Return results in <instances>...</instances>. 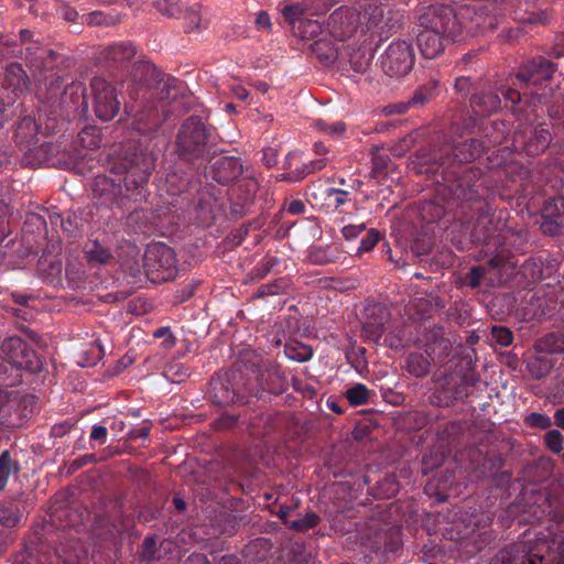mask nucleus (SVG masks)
<instances>
[{"instance_id":"7ed1b4c3","label":"nucleus","mask_w":564,"mask_h":564,"mask_svg":"<svg viewBox=\"0 0 564 564\" xmlns=\"http://www.w3.org/2000/svg\"><path fill=\"white\" fill-rule=\"evenodd\" d=\"M555 70L556 65L543 56L528 59L519 67L512 86L501 88L505 100L512 105L525 100V104L531 106L535 100L546 98L549 94L542 86L551 80Z\"/></svg>"},{"instance_id":"09e8293b","label":"nucleus","mask_w":564,"mask_h":564,"mask_svg":"<svg viewBox=\"0 0 564 564\" xmlns=\"http://www.w3.org/2000/svg\"><path fill=\"white\" fill-rule=\"evenodd\" d=\"M315 128L332 138H340L346 132V124L343 121L328 122L324 119H317L314 122Z\"/></svg>"},{"instance_id":"2f4dec72","label":"nucleus","mask_w":564,"mask_h":564,"mask_svg":"<svg viewBox=\"0 0 564 564\" xmlns=\"http://www.w3.org/2000/svg\"><path fill=\"white\" fill-rule=\"evenodd\" d=\"M0 349L8 361L17 367L32 348L21 337L11 336L2 341Z\"/></svg>"},{"instance_id":"0eeeda50","label":"nucleus","mask_w":564,"mask_h":564,"mask_svg":"<svg viewBox=\"0 0 564 564\" xmlns=\"http://www.w3.org/2000/svg\"><path fill=\"white\" fill-rule=\"evenodd\" d=\"M212 134V127H207L199 117L187 118L176 134L175 151L178 158L193 166H199L209 152Z\"/></svg>"},{"instance_id":"4d7b16f0","label":"nucleus","mask_w":564,"mask_h":564,"mask_svg":"<svg viewBox=\"0 0 564 564\" xmlns=\"http://www.w3.org/2000/svg\"><path fill=\"white\" fill-rule=\"evenodd\" d=\"M346 398L351 405H361L368 402L369 390L366 386L357 383L346 391Z\"/></svg>"},{"instance_id":"ddd939ff","label":"nucleus","mask_w":564,"mask_h":564,"mask_svg":"<svg viewBox=\"0 0 564 564\" xmlns=\"http://www.w3.org/2000/svg\"><path fill=\"white\" fill-rule=\"evenodd\" d=\"M479 380L476 371H455L453 373H444L436 381L438 388L434 395L440 403L446 406L452 405L455 401H463L469 395V387Z\"/></svg>"},{"instance_id":"6e6d98bb","label":"nucleus","mask_w":564,"mask_h":564,"mask_svg":"<svg viewBox=\"0 0 564 564\" xmlns=\"http://www.w3.org/2000/svg\"><path fill=\"white\" fill-rule=\"evenodd\" d=\"M433 245L434 242L431 236L426 234H420L413 239L411 243V250L416 257H422L430 253Z\"/></svg>"},{"instance_id":"9b49d317","label":"nucleus","mask_w":564,"mask_h":564,"mask_svg":"<svg viewBox=\"0 0 564 564\" xmlns=\"http://www.w3.org/2000/svg\"><path fill=\"white\" fill-rule=\"evenodd\" d=\"M176 258L173 249L164 242L149 243L143 254L148 282H171L174 278Z\"/></svg>"},{"instance_id":"b1692460","label":"nucleus","mask_w":564,"mask_h":564,"mask_svg":"<svg viewBox=\"0 0 564 564\" xmlns=\"http://www.w3.org/2000/svg\"><path fill=\"white\" fill-rule=\"evenodd\" d=\"M281 13L285 22L295 30L301 21L318 13L315 0H296L285 4Z\"/></svg>"},{"instance_id":"13d9d810","label":"nucleus","mask_w":564,"mask_h":564,"mask_svg":"<svg viewBox=\"0 0 564 564\" xmlns=\"http://www.w3.org/2000/svg\"><path fill=\"white\" fill-rule=\"evenodd\" d=\"M523 424L530 429L547 430L552 426V420L546 414L532 412L524 416Z\"/></svg>"},{"instance_id":"bf43d9fd","label":"nucleus","mask_w":564,"mask_h":564,"mask_svg":"<svg viewBox=\"0 0 564 564\" xmlns=\"http://www.w3.org/2000/svg\"><path fill=\"white\" fill-rule=\"evenodd\" d=\"M164 377L172 383H182L188 378V372L180 362H171L164 370Z\"/></svg>"},{"instance_id":"f3484780","label":"nucleus","mask_w":564,"mask_h":564,"mask_svg":"<svg viewBox=\"0 0 564 564\" xmlns=\"http://www.w3.org/2000/svg\"><path fill=\"white\" fill-rule=\"evenodd\" d=\"M361 317L362 336L368 340L378 341L388 329L391 313L384 304L367 301Z\"/></svg>"},{"instance_id":"052dcab7","label":"nucleus","mask_w":564,"mask_h":564,"mask_svg":"<svg viewBox=\"0 0 564 564\" xmlns=\"http://www.w3.org/2000/svg\"><path fill=\"white\" fill-rule=\"evenodd\" d=\"M545 446L554 454L563 451L564 436L558 430H549L543 436Z\"/></svg>"},{"instance_id":"f8f14e48","label":"nucleus","mask_w":564,"mask_h":564,"mask_svg":"<svg viewBox=\"0 0 564 564\" xmlns=\"http://www.w3.org/2000/svg\"><path fill=\"white\" fill-rule=\"evenodd\" d=\"M379 61L381 69L387 76L404 77L414 66L415 51L411 42L395 40L389 44Z\"/></svg>"},{"instance_id":"f257e3e1","label":"nucleus","mask_w":564,"mask_h":564,"mask_svg":"<svg viewBox=\"0 0 564 564\" xmlns=\"http://www.w3.org/2000/svg\"><path fill=\"white\" fill-rule=\"evenodd\" d=\"M155 169V156L151 151L134 143L124 145L122 153L112 162L110 173L94 178L91 191L95 199L109 207H117L127 215V225L144 224L145 214L139 206L150 196L149 180Z\"/></svg>"},{"instance_id":"dca6fc26","label":"nucleus","mask_w":564,"mask_h":564,"mask_svg":"<svg viewBox=\"0 0 564 564\" xmlns=\"http://www.w3.org/2000/svg\"><path fill=\"white\" fill-rule=\"evenodd\" d=\"M90 87L94 93V109L96 116L101 121L112 120L120 109L116 89L101 77H94Z\"/></svg>"},{"instance_id":"c03bdc74","label":"nucleus","mask_w":564,"mask_h":564,"mask_svg":"<svg viewBox=\"0 0 564 564\" xmlns=\"http://www.w3.org/2000/svg\"><path fill=\"white\" fill-rule=\"evenodd\" d=\"M322 521L321 517L313 511H306L296 520H290V530L299 533H304L310 529H313Z\"/></svg>"},{"instance_id":"79ce46f5","label":"nucleus","mask_w":564,"mask_h":564,"mask_svg":"<svg viewBox=\"0 0 564 564\" xmlns=\"http://www.w3.org/2000/svg\"><path fill=\"white\" fill-rule=\"evenodd\" d=\"M436 90L437 83L434 80H430L421 85L417 89L414 90L413 95L409 99L412 109H417L426 105L435 95Z\"/></svg>"},{"instance_id":"a878e982","label":"nucleus","mask_w":564,"mask_h":564,"mask_svg":"<svg viewBox=\"0 0 564 564\" xmlns=\"http://www.w3.org/2000/svg\"><path fill=\"white\" fill-rule=\"evenodd\" d=\"M183 90V82L162 73L160 75V79L154 83L149 91H151V96L159 99L160 101L164 100H174L182 94Z\"/></svg>"},{"instance_id":"5fc2aeb1","label":"nucleus","mask_w":564,"mask_h":564,"mask_svg":"<svg viewBox=\"0 0 564 564\" xmlns=\"http://www.w3.org/2000/svg\"><path fill=\"white\" fill-rule=\"evenodd\" d=\"M184 23L186 32H191L200 28L202 14L200 6L198 3H195L194 6L186 8L184 14Z\"/></svg>"},{"instance_id":"cd10ccee","label":"nucleus","mask_w":564,"mask_h":564,"mask_svg":"<svg viewBox=\"0 0 564 564\" xmlns=\"http://www.w3.org/2000/svg\"><path fill=\"white\" fill-rule=\"evenodd\" d=\"M2 85L4 88L11 89V91L17 96L18 94L29 89L30 78L21 64L11 63L6 67Z\"/></svg>"},{"instance_id":"aec40b11","label":"nucleus","mask_w":564,"mask_h":564,"mask_svg":"<svg viewBox=\"0 0 564 564\" xmlns=\"http://www.w3.org/2000/svg\"><path fill=\"white\" fill-rule=\"evenodd\" d=\"M514 141L521 145L528 156H536L549 148L552 135L546 127L538 124L517 133Z\"/></svg>"},{"instance_id":"a19ab883","label":"nucleus","mask_w":564,"mask_h":564,"mask_svg":"<svg viewBox=\"0 0 564 564\" xmlns=\"http://www.w3.org/2000/svg\"><path fill=\"white\" fill-rule=\"evenodd\" d=\"M166 542L169 541L162 540L160 543H158V538L154 534L145 536L141 544V551L139 552L140 557L147 562L160 561L161 547Z\"/></svg>"},{"instance_id":"8fccbe9b","label":"nucleus","mask_w":564,"mask_h":564,"mask_svg":"<svg viewBox=\"0 0 564 564\" xmlns=\"http://www.w3.org/2000/svg\"><path fill=\"white\" fill-rule=\"evenodd\" d=\"M17 368L24 369L32 375H37L42 372L44 364L40 356L36 354V351L34 349H31L26 354V356H23V359L19 361Z\"/></svg>"},{"instance_id":"a18cd8bd","label":"nucleus","mask_w":564,"mask_h":564,"mask_svg":"<svg viewBox=\"0 0 564 564\" xmlns=\"http://www.w3.org/2000/svg\"><path fill=\"white\" fill-rule=\"evenodd\" d=\"M552 368V361L544 357H533L527 364L528 371L535 380L546 377L551 372Z\"/></svg>"},{"instance_id":"72a5a7b5","label":"nucleus","mask_w":564,"mask_h":564,"mask_svg":"<svg viewBox=\"0 0 564 564\" xmlns=\"http://www.w3.org/2000/svg\"><path fill=\"white\" fill-rule=\"evenodd\" d=\"M84 253L87 262L91 265H107L115 261L113 256L109 249L101 246L97 240H91L86 243Z\"/></svg>"},{"instance_id":"c85d7f7f","label":"nucleus","mask_w":564,"mask_h":564,"mask_svg":"<svg viewBox=\"0 0 564 564\" xmlns=\"http://www.w3.org/2000/svg\"><path fill=\"white\" fill-rule=\"evenodd\" d=\"M273 549V543L270 539L267 538H258L250 541L242 549V556L249 562L253 564H262L270 562V554Z\"/></svg>"},{"instance_id":"603ef678","label":"nucleus","mask_w":564,"mask_h":564,"mask_svg":"<svg viewBox=\"0 0 564 564\" xmlns=\"http://www.w3.org/2000/svg\"><path fill=\"white\" fill-rule=\"evenodd\" d=\"M286 356L296 361H306L312 356V348L301 343H293L285 345Z\"/></svg>"},{"instance_id":"423d86ee","label":"nucleus","mask_w":564,"mask_h":564,"mask_svg":"<svg viewBox=\"0 0 564 564\" xmlns=\"http://www.w3.org/2000/svg\"><path fill=\"white\" fill-rule=\"evenodd\" d=\"M250 370L252 366L240 359L230 369L212 377L208 392L213 403L223 406L249 403V393L254 390L250 378H247Z\"/></svg>"},{"instance_id":"20e7f679","label":"nucleus","mask_w":564,"mask_h":564,"mask_svg":"<svg viewBox=\"0 0 564 564\" xmlns=\"http://www.w3.org/2000/svg\"><path fill=\"white\" fill-rule=\"evenodd\" d=\"M58 55L51 48L43 46L29 45L25 47L26 65L35 73L53 72ZM79 87L70 83H65L63 75L50 73L42 79H39L36 96L40 101L52 106L66 104V95L77 94Z\"/></svg>"},{"instance_id":"39448f33","label":"nucleus","mask_w":564,"mask_h":564,"mask_svg":"<svg viewBox=\"0 0 564 564\" xmlns=\"http://www.w3.org/2000/svg\"><path fill=\"white\" fill-rule=\"evenodd\" d=\"M460 202L462 214L467 216L465 208H468L475 218L470 231V241L474 245L482 247L485 257L490 259L491 254L497 252L501 247V239L503 238L505 223L500 216H497L495 209L480 198L477 202Z\"/></svg>"},{"instance_id":"412c9836","label":"nucleus","mask_w":564,"mask_h":564,"mask_svg":"<svg viewBox=\"0 0 564 564\" xmlns=\"http://www.w3.org/2000/svg\"><path fill=\"white\" fill-rule=\"evenodd\" d=\"M243 165L239 158L220 156L216 159L209 170V176L220 185H229L243 174Z\"/></svg>"},{"instance_id":"a211bd4d","label":"nucleus","mask_w":564,"mask_h":564,"mask_svg":"<svg viewBox=\"0 0 564 564\" xmlns=\"http://www.w3.org/2000/svg\"><path fill=\"white\" fill-rule=\"evenodd\" d=\"M500 241L501 247L488 259V264L492 269L513 270L509 257L516 252H522L527 245V232L523 230L516 231L505 223L503 238Z\"/></svg>"},{"instance_id":"774afa93","label":"nucleus","mask_w":564,"mask_h":564,"mask_svg":"<svg viewBox=\"0 0 564 564\" xmlns=\"http://www.w3.org/2000/svg\"><path fill=\"white\" fill-rule=\"evenodd\" d=\"M334 258V251L330 248L324 249L322 247L312 248L310 251V259L317 264H325L330 262Z\"/></svg>"},{"instance_id":"393cba45","label":"nucleus","mask_w":564,"mask_h":564,"mask_svg":"<svg viewBox=\"0 0 564 564\" xmlns=\"http://www.w3.org/2000/svg\"><path fill=\"white\" fill-rule=\"evenodd\" d=\"M501 100L498 94L486 90L482 84L470 97V107L476 115L490 116L498 111Z\"/></svg>"},{"instance_id":"c756f323","label":"nucleus","mask_w":564,"mask_h":564,"mask_svg":"<svg viewBox=\"0 0 564 564\" xmlns=\"http://www.w3.org/2000/svg\"><path fill=\"white\" fill-rule=\"evenodd\" d=\"M289 420L290 416L286 413H263L251 419L250 425L254 429H260L261 434L267 436L283 427Z\"/></svg>"},{"instance_id":"473e14b6","label":"nucleus","mask_w":564,"mask_h":564,"mask_svg":"<svg viewBox=\"0 0 564 564\" xmlns=\"http://www.w3.org/2000/svg\"><path fill=\"white\" fill-rule=\"evenodd\" d=\"M72 498L73 492L69 489H63L53 496L48 507V513L53 521H63L68 516Z\"/></svg>"},{"instance_id":"69168bd1","label":"nucleus","mask_w":564,"mask_h":564,"mask_svg":"<svg viewBox=\"0 0 564 564\" xmlns=\"http://www.w3.org/2000/svg\"><path fill=\"white\" fill-rule=\"evenodd\" d=\"M381 239V234L377 229H370L366 236L361 239L360 246L358 247L357 253L362 254L364 252L370 251Z\"/></svg>"},{"instance_id":"5701e85b","label":"nucleus","mask_w":564,"mask_h":564,"mask_svg":"<svg viewBox=\"0 0 564 564\" xmlns=\"http://www.w3.org/2000/svg\"><path fill=\"white\" fill-rule=\"evenodd\" d=\"M196 219L200 226L210 227L223 215L224 205L209 192H203L195 207Z\"/></svg>"},{"instance_id":"9d476101","label":"nucleus","mask_w":564,"mask_h":564,"mask_svg":"<svg viewBox=\"0 0 564 564\" xmlns=\"http://www.w3.org/2000/svg\"><path fill=\"white\" fill-rule=\"evenodd\" d=\"M546 540L517 542L499 550L487 564H551Z\"/></svg>"},{"instance_id":"ea45409f","label":"nucleus","mask_w":564,"mask_h":564,"mask_svg":"<svg viewBox=\"0 0 564 564\" xmlns=\"http://www.w3.org/2000/svg\"><path fill=\"white\" fill-rule=\"evenodd\" d=\"M23 517V511L19 503L7 502L0 506V525L6 528L17 527Z\"/></svg>"},{"instance_id":"6ab92c4d","label":"nucleus","mask_w":564,"mask_h":564,"mask_svg":"<svg viewBox=\"0 0 564 564\" xmlns=\"http://www.w3.org/2000/svg\"><path fill=\"white\" fill-rule=\"evenodd\" d=\"M360 24L359 12L349 7L337 8L328 18L327 29L329 34L338 40L350 39Z\"/></svg>"},{"instance_id":"1a4fd4ad","label":"nucleus","mask_w":564,"mask_h":564,"mask_svg":"<svg viewBox=\"0 0 564 564\" xmlns=\"http://www.w3.org/2000/svg\"><path fill=\"white\" fill-rule=\"evenodd\" d=\"M437 12L449 18L451 40L460 41L465 36H475L482 33L486 28V17L476 6L463 4L456 8L444 4H433Z\"/></svg>"},{"instance_id":"f03ea898","label":"nucleus","mask_w":564,"mask_h":564,"mask_svg":"<svg viewBox=\"0 0 564 564\" xmlns=\"http://www.w3.org/2000/svg\"><path fill=\"white\" fill-rule=\"evenodd\" d=\"M484 152L482 141L470 138L444 144L433 154L435 172L441 173L444 186L456 200L477 202L489 195L484 171L473 164Z\"/></svg>"},{"instance_id":"4c0bfd02","label":"nucleus","mask_w":564,"mask_h":564,"mask_svg":"<svg viewBox=\"0 0 564 564\" xmlns=\"http://www.w3.org/2000/svg\"><path fill=\"white\" fill-rule=\"evenodd\" d=\"M541 259L525 260L521 268L516 272L517 282H541L542 270Z\"/></svg>"},{"instance_id":"338daca9","label":"nucleus","mask_w":564,"mask_h":564,"mask_svg":"<svg viewBox=\"0 0 564 564\" xmlns=\"http://www.w3.org/2000/svg\"><path fill=\"white\" fill-rule=\"evenodd\" d=\"M239 415L237 414H224L218 419L214 420L212 426L215 431L223 432L231 430L238 422Z\"/></svg>"},{"instance_id":"4be33fe9","label":"nucleus","mask_w":564,"mask_h":564,"mask_svg":"<svg viewBox=\"0 0 564 564\" xmlns=\"http://www.w3.org/2000/svg\"><path fill=\"white\" fill-rule=\"evenodd\" d=\"M541 229L545 235H564V199H553L542 210Z\"/></svg>"},{"instance_id":"37998d69","label":"nucleus","mask_w":564,"mask_h":564,"mask_svg":"<svg viewBox=\"0 0 564 564\" xmlns=\"http://www.w3.org/2000/svg\"><path fill=\"white\" fill-rule=\"evenodd\" d=\"M481 84L478 77L460 76L456 78L454 89L459 97L470 99L471 95L480 88Z\"/></svg>"},{"instance_id":"7c9ffc66","label":"nucleus","mask_w":564,"mask_h":564,"mask_svg":"<svg viewBox=\"0 0 564 564\" xmlns=\"http://www.w3.org/2000/svg\"><path fill=\"white\" fill-rule=\"evenodd\" d=\"M135 53L137 48L131 42H118L106 47L102 55L107 62L123 66L134 57Z\"/></svg>"},{"instance_id":"3c124183","label":"nucleus","mask_w":564,"mask_h":564,"mask_svg":"<svg viewBox=\"0 0 564 564\" xmlns=\"http://www.w3.org/2000/svg\"><path fill=\"white\" fill-rule=\"evenodd\" d=\"M37 126L33 118L24 117L20 120L17 126L15 137L18 140L29 141V139H33L36 135Z\"/></svg>"},{"instance_id":"0e129e2a","label":"nucleus","mask_w":564,"mask_h":564,"mask_svg":"<svg viewBox=\"0 0 564 564\" xmlns=\"http://www.w3.org/2000/svg\"><path fill=\"white\" fill-rule=\"evenodd\" d=\"M312 51L317 55L318 58L324 61L333 59L335 56L333 46L323 39L315 41L311 45Z\"/></svg>"},{"instance_id":"864d4df0","label":"nucleus","mask_w":564,"mask_h":564,"mask_svg":"<svg viewBox=\"0 0 564 564\" xmlns=\"http://www.w3.org/2000/svg\"><path fill=\"white\" fill-rule=\"evenodd\" d=\"M18 463L12 462L9 451L0 455V490L4 488L12 470L18 471Z\"/></svg>"},{"instance_id":"e2e57ef3","label":"nucleus","mask_w":564,"mask_h":564,"mask_svg":"<svg viewBox=\"0 0 564 564\" xmlns=\"http://www.w3.org/2000/svg\"><path fill=\"white\" fill-rule=\"evenodd\" d=\"M166 183L174 193L183 192L187 188L188 177L186 175L177 176V169L174 166L166 175Z\"/></svg>"},{"instance_id":"58836bf2","label":"nucleus","mask_w":564,"mask_h":564,"mask_svg":"<svg viewBox=\"0 0 564 564\" xmlns=\"http://www.w3.org/2000/svg\"><path fill=\"white\" fill-rule=\"evenodd\" d=\"M400 486L394 474H387L377 486L372 488L376 499H390L399 492Z\"/></svg>"},{"instance_id":"6e6552de","label":"nucleus","mask_w":564,"mask_h":564,"mask_svg":"<svg viewBox=\"0 0 564 564\" xmlns=\"http://www.w3.org/2000/svg\"><path fill=\"white\" fill-rule=\"evenodd\" d=\"M448 19L440 14L434 6L419 15L416 41L423 57L432 59L444 52L445 43L451 40Z\"/></svg>"},{"instance_id":"4468645a","label":"nucleus","mask_w":564,"mask_h":564,"mask_svg":"<svg viewBox=\"0 0 564 564\" xmlns=\"http://www.w3.org/2000/svg\"><path fill=\"white\" fill-rule=\"evenodd\" d=\"M246 364L252 366V371H249L247 378H250L254 390L249 395L261 399L260 392L279 395L286 390V379L278 366H260L250 360H246Z\"/></svg>"},{"instance_id":"bb28decb","label":"nucleus","mask_w":564,"mask_h":564,"mask_svg":"<svg viewBox=\"0 0 564 564\" xmlns=\"http://www.w3.org/2000/svg\"><path fill=\"white\" fill-rule=\"evenodd\" d=\"M161 74L162 72L148 59L137 61L130 73L133 83L145 87L148 90L151 89L158 78L160 79Z\"/></svg>"},{"instance_id":"de8ad7c7","label":"nucleus","mask_w":564,"mask_h":564,"mask_svg":"<svg viewBox=\"0 0 564 564\" xmlns=\"http://www.w3.org/2000/svg\"><path fill=\"white\" fill-rule=\"evenodd\" d=\"M186 2L187 1L183 0H155L153 6L163 15L169 18H180L183 11V6Z\"/></svg>"},{"instance_id":"49530a36","label":"nucleus","mask_w":564,"mask_h":564,"mask_svg":"<svg viewBox=\"0 0 564 564\" xmlns=\"http://www.w3.org/2000/svg\"><path fill=\"white\" fill-rule=\"evenodd\" d=\"M322 24L317 20L310 18L301 21L294 30L295 33L304 41L314 40L322 33Z\"/></svg>"},{"instance_id":"2eb2a0df","label":"nucleus","mask_w":564,"mask_h":564,"mask_svg":"<svg viewBox=\"0 0 564 564\" xmlns=\"http://www.w3.org/2000/svg\"><path fill=\"white\" fill-rule=\"evenodd\" d=\"M419 340L434 365L444 366L452 359L453 343L445 336L444 327L438 325L425 327Z\"/></svg>"},{"instance_id":"f704fd0d","label":"nucleus","mask_w":564,"mask_h":564,"mask_svg":"<svg viewBox=\"0 0 564 564\" xmlns=\"http://www.w3.org/2000/svg\"><path fill=\"white\" fill-rule=\"evenodd\" d=\"M259 185L258 182H249L248 183V196H240L237 195L231 200L230 205V214L235 218H242L245 217L249 210L250 207L253 205L254 196L258 192Z\"/></svg>"},{"instance_id":"680f3d73","label":"nucleus","mask_w":564,"mask_h":564,"mask_svg":"<svg viewBox=\"0 0 564 564\" xmlns=\"http://www.w3.org/2000/svg\"><path fill=\"white\" fill-rule=\"evenodd\" d=\"M491 336L502 347H508L513 341V333L506 326H492Z\"/></svg>"},{"instance_id":"c9c22d12","label":"nucleus","mask_w":564,"mask_h":564,"mask_svg":"<svg viewBox=\"0 0 564 564\" xmlns=\"http://www.w3.org/2000/svg\"><path fill=\"white\" fill-rule=\"evenodd\" d=\"M534 350L546 355L563 354L564 344L562 332L547 333L538 338L534 343Z\"/></svg>"},{"instance_id":"e433bc0d","label":"nucleus","mask_w":564,"mask_h":564,"mask_svg":"<svg viewBox=\"0 0 564 564\" xmlns=\"http://www.w3.org/2000/svg\"><path fill=\"white\" fill-rule=\"evenodd\" d=\"M431 364L432 360L429 357L420 352H411L405 358L404 367L410 375L416 378H423L430 372Z\"/></svg>"}]
</instances>
